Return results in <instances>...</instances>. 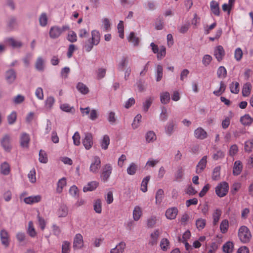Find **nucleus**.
Returning a JSON list of instances; mask_svg holds the SVG:
<instances>
[{
	"mask_svg": "<svg viewBox=\"0 0 253 253\" xmlns=\"http://www.w3.org/2000/svg\"><path fill=\"white\" fill-rule=\"evenodd\" d=\"M70 27L68 25H63L62 27L57 26L51 27L49 31V35L51 39H56L58 38L63 32L68 31Z\"/></svg>",
	"mask_w": 253,
	"mask_h": 253,
	"instance_id": "f257e3e1",
	"label": "nucleus"
},
{
	"mask_svg": "<svg viewBox=\"0 0 253 253\" xmlns=\"http://www.w3.org/2000/svg\"><path fill=\"white\" fill-rule=\"evenodd\" d=\"M238 235L241 242L244 244L249 242L252 237L250 230L246 226H242L240 227Z\"/></svg>",
	"mask_w": 253,
	"mask_h": 253,
	"instance_id": "f03ea898",
	"label": "nucleus"
},
{
	"mask_svg": "<svg viewBox=\"0 0 253 253\" xmlns=\"http://www.w3.org/2000/svg\"><path fill=\"white\" fill-rule=\"evenodd\" d=\"M229 190V185L227 182L223 181L217 185L215 189L216 194L220 198L225 196Z\"/></svg>",
	"mask_w": 253,
	"mask_h": 253,
	"instance_id": "7ed1b4c3",
	"label": "nucleus"
},
{
	"mask_svg": "<svg viewBox=\"0 0 253 253\" xmlns=\"http://www.w3.org/2000/svg\"><path fill=\"white\" fill-rule=\"evenodd\" d=\"M113 168L110 164H107L104 165L102 168L101 178L103 182L107 181L109 178L112 172Z\"/></svg>",
	"mask_w": 253,
	"mask_h": 253,
	"instance_id": "20e7f679",
	"label": "nucleus"
},
{
	"mask_svg": "<svg viewBox=\"0 0 253 253\" xmlns=\"http://www.w3.org/2000/svg\"><path fill=\"white\" fill-rule=\"evenodd\" d=\"M1 145L5 151L9 152L11 149V138L9 134L3 135L0 141Z\"/></svg>",
	"mask_w": 253,
	"mask_h": 253,
	"instance_id": "39448f33",
	"label": "nucleus"
},
{
	"mask_svg": "<svg viewBox=\"0 0 253 253\" xmlns=\"http://www.w3.org/2000/svg\"><path fill=\"white\" fill-rule=\"evenodd\" d=\"M101 167V160L99 157L95 156L91 163L89 170L93 173H97Z\"/></svg>",
	"mask_w": 253,
	"mask_h": 253,
	"instance_id": "423d86ee",
	"label": "nucleus"
},
{
	"mask_svg": "<svg viewBox=\"0 0 253 253\" xmlns=\"http://www.w3.org/2000/svg\"><path fill=\"white\" fill-rule=\"evenodd\" d=\"M194 136L198 139L204 140L207 138L208 134L202 127H198L194 130Z\"/></svg>",
	"mask_w": 253,
	"mask_h": 253,
	"instance_id": "0eeeda50",
	"label": "nucleus"
},
{
	"mask_svg": "<svg viewBox=\"0 0 253 253\" xmlns=\"http://www.w3.org/2000/svg\"><path fill=\"white\" fill-rule=\"evenodd\" d=\"M83 144L86 150L90 149L93 145L92 135L90 133H85Z\"/></svg>",
	"mask_w": 253,
	"mask_h": 253,
	"instance_id": "6e6552de",
	"label": "nucleus"
},
{
	"mask_svg": "<svg viewBox=\"0 0 253 253\" xmlns=\"http://www.w3.org/2000/svg\"><path fill=\"white\" fill-rule=\"evenodd\" d=\"M30 141L29 135L25 132H23L20 137V146L24 148H28L29 144Z\"/></svg>",
	"mask_w": 253,
	"mask_h": 253,
	"instance_id": "1a4fd4ad",
	"label": "nucleus"
},
{
	"mask_svg": "<svg viewBox=\"0 0 253 253\" xmlns=\"http://www.w3.org/2000/svg\"><path fill=\"white\" fill-rule=\"evenodd\" d=\"M207 163V156H204L196 166V172L197 174L202 173L205 169Z\"/></svg>",
	"mask_w": 253,
	"mask_h": 253,
	"instance_id": "9d476101",
	"label": "nucleus"
},
{
	"mask_svg": "<svg viewBox=\"0 0 253 253\" xmlns=\"http://www.w3.org/2000/svg\"><path fill=\"white\" fill-rule=\"evenodd\" d=\"M214 55L218 62L221 61L225 56V51L221 45H218L214 51Z\"/></svg>",
	"mask_w": 253,
	"mask_h": 253,
	"instance_id": "9b49d317",
	"label": "nucleus"
},
{
	"mask_svg": "<svg viewBox=\"0 0 253 253\" xmlns=\"http://www.w3.org/2000/svg\"><path fill=\"white\" fill-rule=\"evenodd\" d=\"M0 241L3 245L7 247L9 244V235L8 233L4 229H2L0 233Z\"/></svg>",
	"mask_w": 253,
	"mask_h": 253,
	"instance_id": "f8f14e48",
	"label": "nucleus"
},
{
	"mask_svg": "<svg viewBox=\"0 0 253 253\" xmlns=\"http://www.w3.org/2000/svg\"><path fill=\"white\" fill-rule=\"evenodd\" d=\"M84 245L83 237L81 234L76 235L73 243V247L74 249H81Z\"/></svg>",
	"mask_w": 253,
	"mask_h": 253,
	"instance_id": "ddd939ff",
	"label": "nucleus"
},
{
	"mask_svg": "<svg viewBox=\"0 0 253 253\" xmlns=\"http://www.w3.org/2000/svg\"><path fill=\"white\" fill-rule=\"evenodd\" d=\"M178 213L177 208L172 207L169 208L166 211V216L169 219H174L176 218Z\"/></svg>",
	"mask_w": 253,
	"mask_h": 253,
	"instance_id": "4468645a",
	"label": "nucleus"
},
{
	"mask_svg": "<svg viewBox=\"0 0 253 253\" xmlns=\"http://www.w3.org/2000/svg\"><path fill=\"white\" fill-rule=\"evenodd\" d=\"M243 168L242 163L240 161H235L233 168V174L236 176L239 175L242 171Z\"/></svg>",
	"mask_w": 253,
	"mask_h": 253,
	"instance_id": "2eb2a0df",
	"label": "nucleus"
},
{
	"mask_svg": "<svg viewBox=\"0 0 253 253\" xmlns=\"http://www.w3.org/2000/svg\"><path fill=\"white\" fill-rule=\"evenodd\" d=\"M210 9L211 10L214 15L219 16L220 9L219 3L215 0H212L210 2Z\"/></svg>",
	"mask_w": 253,
	"mask_h": 253,
	"instance_id": "dca6fc26",
	"label": "nucleus"
},
{
	"mask_svg": "<svg viewBox=\"0 0 253 253\" xmlns=\"http://www.w3.org/2000/svg\"><path fill=\"white\" fill-rule=\"evenodd\" d=\"M5 42L13 48H19L22 46V43L20 41L16 40L12 38L6 39Z\"/></svg>",
	"mask_w": 253,
	"mask_h": 253,
	"instance_id": "f3484780",
	"label": "nucleus"
},
{
	"mask_svg": "<svg viewBox=\"0 0 253 253\" xmlns=\"http://www.w3.org/2000/svg\"><path fill=\"white\" fill-rule=\"evenodd\" d=\"M42 197L40 195L29 196L24 198V201L27 204H33L40 202L41 201Z\"/></svg>",
	"mask_w": 253,
	"mask_h": 253,
	"instance_id": "a211bd4d",
	"label": "nucleus"
},
{
	"mask_svg": "<svg viewBox=\"0 0 253 253\" xmlns=\"http://www.w3.org/2000/svg\"><path fill=\"white\" fill-rule=\"evenodd\" d=\"M128 63V59L126 56H123L117 65V69L119 71H124Z\"/></svg>",
	"mask_w": 253,
	"mask_h": 253,
	"instance_id": "6ab92c4d",
	"label": "nucleus"
},
{
	"mask_svg": "<svg viewBox=\"0 0 253 253\" xmlns=\"http://www.w3.org/2000/svg\"><path fill=\"white\" fill-rule=\"evenodd\" d=\"M160 235V232L158 229H156L151 233L150 238L149 239V243L151 245H156L158 242V238Z\"/></svg>",
	"mask_w": 253,
	"mask_h": 253,
	"instance_id": "aec40b11",
	"label": "nucleus"
},
{
	"mask_svg": "<svg viewBox=\"0 0 253 253\" xmlns=\"http://www.w3.org/2000/svg\"><path fill=\"white\" fill-rule=\"evenodd\" d=\"M126 245L124 242H120L115 248L110 251V253H123Z\"/></svg>",
	"mask_w": 253,
	"mask_h": 253,
	"instance_id": "412c9836",
	"label": "nucleus"
},
{
	"mask_svg": "<svg viewBox=\"0 0 253 253\" xmlns=\"http://www.w3.org/2000/svg\"><path fill=\"white\" fill-rule=\"evenodd\" d=\"M99 183L93 181L89 182L87 185L83 188L84 192L91 191L95 189L98 186Z\"/></svg>",
	"mask_w": 253,
	"mask_h": 253,
	"instance_id": "4be33fe9",
	"label": "nucleus"
},
{
	"mask_svg": "<svg viewBox=\"0 0 253 253\" xmlns=\"http://www.w3.org/2000/svg\"><path fill=\"white\" fill-rule=\"evenodd\" d=\"M133 218L135 221H138L142 214L141 208L139 206H135L133 211Z\"/></svg>",
	"mask_w": 253,
	"mask_h": 253,
	"instance_id": "5701e85b",
	"label": "nucleus"
},
{
	"mask_svg": "<svg viewBox=\"0 0 253 253\" xmlns=\"http://www.w3.org/2000/svg\"><path fill=\"white\" fill-rule=\"evenodd\" d=\"M5 78L7 82L12 83L16 79V73L13 70H9L6 72Z\"/></svg>",
	"mask_w": 253,
	"mask_h": 253,
	"instance_id": "b1692460",
	"label": "nucleus"
},
{
	"mask_svg": "<svg viewBox=\"0 0 253 253\" xmlns=\"http://www.w3.org/2000/svg\"><path fill=\"white\" fill-rule=\"evenodd\" d=\"M222 214V211L221 210L217 209H216L212 213V218H213V225H217L220 216Z\"/></svg>",
	"mask_w": 253,
	"mask_h": 253,
	"instance_id": "393cba45",
	"label": "nucleus"
},
{
	"mask_svg": "<svg viewBox=\"0 0 253 253\" xmlns=\"http://www.w3.org/2000/svg\"><path fill=\"white\" fill-rule=\"evenodd\" d=\"M129 42L132 43L134 46H138L139 43V38L136 37L133 32L130 33L127 38Z\"/></svg>",
	"mask_w": 253,
	"mask_h": 253,
	"instance_id": "a878e982",
	"label": "nucleus"
},
{
	"mask_svg": "<svg viewBox=\"0 0 253 253\" xmlns=\"http://www.w3.org/2000/svg\"><path fill=\"white\" fill-rule=\"evenodd\" d=\"M240 122L244 126H250L253 123V119L249 114H246L240 118Z\"/></svg>",
	"mask_w": 253,
	"mask_h": 253,
	"instance_id": "bb28decb",
	"label": "nucleus"
},
{
	"mask_svg": "<svg viewBox=\"0 0 253 253\" xmlns=\"http://www.w3.org/2000/svg\"><path fill=\"white\" fill-rule=\"evenodd\" d=\"M234 244L233 242L228 241L224 244L222 250L224 253H232L233 251Z\"/></svg>",
	"mask_w": 253,
	"mask_h": 253,
	"instance_id": "cd10ccee",
	"label": "nucleus"
},
{
	"mask_svg": "<svg viewBox=\"0 0 253 253\" xmlns=\"http://www.w3.org/2000/svg\"><path fill=\"white\" fill-rule=\"evenodd\" d=\"M66 185V179L63 177L59 179L57 183L56 192L58 193H61L63 188Z\"/></svg>",
	"mask_w": 253,
	"mask_h": 253,
	"instance_id": "c85d7f7f",
	"label": "nucleus"
},
{
	"mask_svg": "<svg viewBox=\"0 0 253 253\" xmlns=\"http://www.w3.org/2000/svg\"><path fill=\"white\" fill-rule=\"evenodd\" d=\"M100 34L96 30H93L91 32V42L94 45H97L100 42Z\"/></svg>",
	"mask_w": 253,
	"mask_h": 253,
	"instance_id": "c756f323",
	"label": "nucleus"
},
{
	"mask_svg": "<svg viewBox=\"0 0 253 253\" xmlns=\"http://www.w3.org/2000/svg\"><path fill=\"white\" fill-rule=\"evenodd\" d=\"M252 85L250 83H246L243 87L242 94L243 96L247 97L251 93Z\"/></svg>",
	"mask_w": 253,
	"mask_h": 253,
	"instance_id": "7c9ffc66",
	"label": "nucleus"
},
{
	"mask_svg": "<svg viewBox=\"0 0 253 253\" xmlns=\"http://www.w3.org/2000/svg\"><path fill=\"white\" fill-rule=\"evenodd\" d=\"M55 102V100L54 98L52 96L47 97L45 101V107L48 110H51L52 108L54 103Z\"/></svg>",
	"mask_w": 253,
	"mask_h": 253,
	"instance_id": "2f4dec72",
	"label": "nucleus"
},
{
	"mask_svg": "<svg viewBox=\"0 0 253 253\" xmlns=\"http://www.w3.org/2000/svg\"><path fill=\"white\" fill-rule=\"evenodd\" d=\"M154 100L153 97H148L146 99L145 101L143 103V110L145 112L148 111L149 108L152 104Z\"/></svg>",
	"mask_w": 253,
	"mask_h": 253,
	"instance_id": "473e14b6",
	"label": "nucleus"
},
{
	"mask_svg": "<svg viewBox=\"0 0 253 253\" xmlns=\"http://www.w3.org/2000/svg\"><path fill=\"white\" fill-rule=\"evenodd\" d=\"M229 228V221L227 219L223 220L220 225V230L223 234L227 232Z\"/></svg>",
	"mask_w": 253,
	"mask_h": 253,
	"instance_id": "72a5a7b5",
	"label": "nucleus"
},
{
	"mask_svg": "<svg viewBox=\"0 0 253 253\" xmlns=\"http://www.w3.org/2000/svg\"><path fill=\"white\" fill-rule=\"evenodd\" d=\"M77 89L83 94H86L89 92L88 88L82 83H79L77 85Z\"/></svg>",
	"mask_w": 253,
	"mask_h": 253,
	"instance_id": "f704fd0d",
	"label": "nucleus"
},
{
	"mask_svg": "<svg viewBox=\"0 0 253 253\" xmlns=\"http://www.w3.org/2000/svg\"><path fill=\"white\" fill-rule=\"evenodd\" d=\"M44 67L43 59L41 57H38L35 64L36 69L39 71H42L44 70Z\"/></svg>",
	"mask_w": 253,
	"mask_h": 253,
	"instance_id": "c9c22d12",
	"label": "nucleus"
},
{
	"mask_svg": "<svg viewBox=\"0 0 253 253\" xmlns=\"http://www.w3.org/2000/svg\"><path fill=\"white\" fill-rule=\"evenodd\" d=\"M68 212V208L66 206H61L58 210L57 214L59 217H66Z\"/></svg>",
	"mask_w": 253,
	"mask_h": 253,
	"instance_id": "e433bc0d",
	"label": "nucleus"
},
{
	"mask_svg": "<svg viewBox=\"0 0 253 253\" xmlns=\"http://www.w3.org/2000/svg\"><path fill=\"white\" fill-rule=\"evenodd\" d=\"M93 209L97 213H101L102 212V203L100 199L96 200L93 203Z\"/></svg>",
	"mask_w": 253,
	"mask_h": 253,
	"instance_id": "4c0bfd02",
	"label": "nucleus"
},
{
	"mask_svg": "<svg viewBox=\"0 0 253 253\" xmlns=\"http://www.w3.org/2000/svg\"><path fill=\"white\" fill-rule=\"evenodd\" d=\"M27 232L31 237H35L37 235V232L34 227L33 222L32 221H29L28 223Z\"/></svg>",
	"mask_w": 253,
	"mask_h": 253,
	"instance_id": "58836bf2",
	"label": "nucleus"
},
{
	"mask_svg": "<svg viewBox=\"0 0 253 253\" xmlns=\"http://www.w3.org/2000/svg\"><path fill=\"white\" fill-rule=\"evenodd\" d=\"M175 124L173 121L169 122L165 127V131L166 133L170 135L174 131V127Z\"/></svg>",
	"mask_w": 253,
	"mask_h": 253,
	"instance_id": "ea45409f",
	"label": "nucleus"
},
{
	"mask_svg": "<svg viewBox=\"0 0 253 253\" xmlns=\"http://www.w3.org/2000/svg\"><path fill=\"white\" fill-rule=\"evenodd\" d=\"M160 99L162 103L164 104L168 103L170 100L169 93L166 91L161 93Z\"/></svg>",
	"mask_w": 253,
	"mask_h": 253,
	"instance_id": "a19ab883",
	"label": "nucleus"
},
{
	"mask_svg": "<svg viewBox=\"0 0 253 253\" xmlns=\"http://www.w3.org/2000/svg\"><path fill=\"white\" fill-rule=\"evenodd\" d=\"M48 18L45 13H42L39 17L40 25L42 27H45L47 24Z\"/></svg>",
	"mask_w": 253,
	"mask_h": 253,
	"instance_id": "79ce46f5",
	"label": "nucleus"
},
{
	"mask_svg": "<svg viewBox=\"0 0 253 253\" xmlns=\"http://www.w3.org/2000/svg\"><path fill=\"white\" fill-rule=\"evenodd\" d=\"M110 144V138L108 135H104L101 142V146L103 149L106 150Z\"/></svg>",
	"mask_w": 253,
	"mask_h": 253,
	"instance_id": "37998d69",
	"label": "nucleus"
},
{
	"mask_svg": "<svg viewBox=\"0 0 253 253\" xmlns=\"http://www.w3.org/2000/svg\"><path fill=\"white\" fill-rule=\"evenodd\" d=\"M60 108L64 112L68 113H73L74 112V107H71L69 104L63 103L60 105Z\"/></svg>",
	"mask_w": 253,
	"mask_h": 253,
	"instance_id": "c03bdc74",
	"label": "nucleus"
},
{
	"mask_svg": "<svg viewBox=\"0 0 253 253\" xmlns=\"http://www.w3.org/2000/svg\"><path fill=\"white\" fill-rule=\"evenodd\" d=\"M226 89V85L224 84V83L223 82H220V87L219 89L217 90H214L213 92V93L217 96H219L220 95H221L225 90Z\"/></svg>",
	"mask_w": 253,
	"mask_h": 253,
	"instance_id": "a18cd8bd",
	"label": "nucleus"
},
{
	"mask_svg": "<svg viewBox=\"0 0 253 253\" xmlns=\"http://www.w3.org/2000/svg\"><path fill=\"white\" fill-rule=\"evenodd\" d=\"M1 172L4 175H7L10 172V167L8 163L4 162L1 165Z\"/></svg>",
	"mask_w": 253,
	"mask_h": 253,
	"instance_id": "49530a36",
	"label": "nucleus"
},
{
	"mask_svg": "<svg viewBox=\"0 0 253 253\" xmlns=\"http://www.w3.org/2000/svg\"><path fill=\"white\" fill-rule=\"evenodd\" d=\"M145 138L146 141L149 143L156 139V135L153 131H149L146 134Z\"/></svg>",
	"mask_w": 253,
	"mask_h": 253,
	"instance_id": "de8ad7c7",
	"label": "nucleus"
},
{
	"mask_svg": "<svg viewBox=\"0 0 253 253\" xmlns=\"http://www.w3.org/2000/svg\"><path fill=\"white\" fill-rule=\"evenodd\" d=\"M230 89L232 93L237 94L239 92V84L235 82H233L230 84Z\"/></svg>",
	"mask_w": 253,
	"mask_h": 253,
	"instance_id": "09e8293b",
	"label": "nucleus"
},
{
	"mask_svg": "<svg viewBox=\"0 0 253 253\" xmlns=\"http://www.w3.org/2000/svg\"><path fill=\"white\" fill-rule=\"evenodd\" d=\"M137 165L134 163H131L127 169V173L129 175H134L137 170Z\"/></svg>",
	"mask_w": 253,
	"mask_h": 253,
	"instance_id": "8fccbe9b",
	"label": "nucleus"
},
{
	"mask_svg": "<svg viewBox=\"0 0 253 253\" xmlns=\"http://www.w3.org/2000/svg\"><path fill=\"white\" fill-rule=\"evenodd\" d=\"M150 178V176H147L143 179L141 184L140 189L143 192H146L147 191V185Z\"/></svg>",
	"mask_w": 253,
	"mask_h": 253,
	"instance_id": "3c124183",
	"label": "nucleus"
},
{
	"mask_svg": "<svg viewBox=\"0 0 253 253\" xmlns=\"http://www.w3.org/2000/svg\"><path fill=\"white\" fill-rule=\"evenodd\" d=\"M190 237V232L189 230H187L183 233L182 237H178V240L179 242H185L187 241Z\"/></svg>",
	"mask_w": 253,
	"mask_h": 253,
	"instance_id": "603ef678",
	"label": "nucleus"
},
{
	"mask_svg": "<svg viewBox=\"0 0 253 253\" xmlns=\"http://www.w3.org/2000/svg\"><path fill=\"white\" fill-rule=\"evenodd\" d=\"M163 67L161 65H158L157 66V72H156V81L159 82L161 80L163 77Z\"/></svg>",
	"mask_w": 253,
	"mask_h": 253,
	"instance_id": "864d4df0",
	"label": "nucleus"
},
{
	"mask_svg": "<svg viewBox=\"0 0 253 253\" xmlns=\"http://www.w3.org/2000/svg\"><path fill=\"white\" fill-rule=\"evenodd\" d=\"M243 53L241 48H236L234 52V58L237 61L241 60L243 57Z\"/></svg>",
	"mask_w": 253,
	"mask_h": 253,
	"instance_id": "5fc2aeb1",
	"label": "nucleus"
},
{
	"mask_svg": "<svg viewBox=\"0 0 253 253\" xmlns=\"http://www.w3.org/2000/svg\"><path fill=\"white\" fill-rule=\"evenodd\" d=\"M220 171V167H216L213 169L212 174V179L213 180H217L219 179Z\"/></svg>",
	"mask_w": 253,
	"mask_h": 253,
	"instance_id": "6e6d98bb",
	"label": "nucleus"
},
{
	"mask_svg": "<svg viewBox=\"0 0 253 253\" xmlns=\"http://www.w3.org/2000/svg\"><path fill=\"white\" fill-rule=\"evenodd\" d=\"M164 191L160 189H159L156 194L155 198H156V203L157 204H159L161 203L162 198L164 196Z\"/></svg>",
	"mask_w": 253,
	"mask_h": 253,
	"instance_id": "4d7b16f0",
	"label": "nucleus"
},
{
	"mask_svg": "<svg viewBox=\"0 0 253 253\" xmlns=\"http://www.w3.org/2000/svg\"><path fill=\"white\" fill-rule=\"evenodd\" d=\"M17 118V114L15 111L12 112L8 116H7V121L9 125L13 124L16 120Z\"/></svg>",
	"mask_w": 253,
	"mask_h": 253,
	"instance_id": "13d9d810",
	"label": "nucleus"
},
{
	"mask_svg": "<svg viewBox=\"0 0 253 253\" xmlns=\"http://www.w3.org/2000/svg\"><path fill=\"white\" fill-rule=\"evenodd\" d=\"M217 75L219 78H225L227 75V71L224 66H220L217 71Z\"/></svg>",
	"mask_w": 253,
	"mask_h": 253,
	"instance_id": "bf43d9fd",
	"label": "nucleus"
},
{
	"mask_svg": "<svg viewBox=\"0 0 253 253\" xmlns=\"http://www.w3.org/2000/svg\"><path fill=\"white\" fill-rule=\"evenodd\" d=\"M142 116L140 114H137L134 119L132 124V127L133 129H136L139 126V124L141 121Z\"/></svg>",
	"mask_w": 253,
	"mask_h": 253,
	"instance_id": "052dcab7",
	"label": "nucleus"
},
{
	"mask_svg": "<svg viewBox=\"0 0 253 253\" xmlns=\"http://www.w3.org/2000/svg\"><path fill=\"white\" fill-rule=\"evenodd\" d=\"M206 223V221L205 219L203 218H199L196 220V225L197 228L200 230L203 229Z\"/></svg>",
	"mask_w": 253,
	"mask_h": 253,
	"instance_id": "680f3d73",
	"label": "nucleus"
},
{
	"mask_svg": "<svg viewBox=\"0 0 253 253\" xmlns=\"http://www.w3.org/2000/svg\"><path fill=\"white\" fill-rule=\"evenodd\" d=\"M169 242L167 239L163 238L162 239L160 243V247L163 251H167L169 248Z\"/></svg>",
	"mask_w": 253,
	"mask_h": 253,
	"instance_id": "e2e57ef3",
	"label": "nucleus"
},
{
	"mask_svg": "<svg viewBox=\"0 0 253 253\" xmlns=\"http://www.w3.org/2000/svg\"><path fill=\"white\" fill-rule=\"evenodd\" d=\"M212 57L209 55V54H206L205 55L202 59V63L203 64L207 67L208 65H209L212 60Z\"/></svg>",
	"mask_w": 253,
	"mask_h": 253,
	"instance_id": "0e129e2a",
	"label": "nucleus"
},
{
	"mask_svg": "<svg viewBox=\"0 0 253 253\" xmlns=\"http://www.w3.org/2000/svg\"><path fill=\"white\" fill-rule=\"evenodd\" d=\"M253 148V140H248L245 142L244 149L248 153H250L252 151Z\"/></svg>",
	"mask_w": 253,
	"mask_h": 253,
	"instance_id": "69168bd1",
	"label": "nucleus"
},
{
	"mask_svg": "<svg viewBox=\"0 0 253 253\" xmlns=\"http://www.w3.org/2000/svg\"><path fill=\"white\" fill-rule=\"evenodd\" d=\"M67 39L71 42H74L77 40V36L76 33L73 31H70L68 33Z\"/></svg>",
	"mask_w": 253,
	"mask_h": 253,
	"instance_id": "338daca9",
	"label": "nucleus"
},
{
	"mask_svg": "<svg viewBox=\"0 0 253 253\" xmlns=\"http://www.w3.org/2000/svg\"><path fill=\"white\" fill-rule=\"evenodd\" d=\"M70 247V243L67 241H64L62 246V253H69Z\"/></svg>",
	"mask_w": 253,
	"mask_h": 253,
	"instance_id": "774afa93",
	"label": "nucleus"
}]
</instances>
